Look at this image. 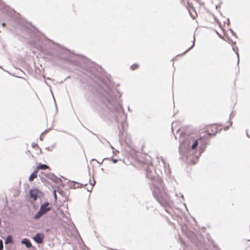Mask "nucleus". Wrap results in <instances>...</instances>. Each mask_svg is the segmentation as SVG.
<instances>
[{
	"instance_id": "nucleus-1",
	"label": "nucleus",
	"mask_w": 250,
	"mask_h": 250,
	"mask_svg": "<svg viewBox=\"0 0 250 250\" xmlns=\"http://www.w3.org/2000/svg\"><path fill=\"white\" fill-rule=\"evenodd\" d=\"M103 92L104 103L99 106H96L95 110L102 118L104 119L106 116L105 112H107L115 118L116 122H119L118 116L123 114V109L119 102L114 98V91L106 84Z\"/></svg>"
},
{
	"instance_id": "nucleus-2",
	"label": "nucleus",
	"mask_w": 250,
	"mask_h": 250,
	"mask_svg": "<svg viewBox=\"0 0 250 250\" xmlns=\"http://www.w3.org/2000/svg\"><path fill=\"white\" fill-rule=\"evenodd\" d=\"M146 171V177L152 180L150 188L154 198L162 206H169V197L164 188L163 180L160 177L155 176L151 167H147Z\"/></svg>"
},
{
	"instance_id": "nucleus-3",
	"label": "nucleus",
	"mask_w": 250,
	"mask_h": 250,
	"mask_svg": "<svg viewBox=\"0 0 250 250\" xmlns=\"http://www.w3.org/2000/svg\"><path fill=\"white\" fill-rule=\"evenodd\" d=\"M48 46H49V49L50 50H47L45 48H43L42 47L41 48V51H42L44 53L48 55H53V53L52 52V50L54 49L57 50V48H59V46L58 45H55L54 44V42L51 41H49L48 42Z\"/></svg>"
},
{
	"instance_id": "nucleus-4",
	"label": "nucleus",
	"mask_w": 250,
	"mask_h": 250,
	"mask_svg": "<svg viewBox=\"0 0 250 250\" xmlns=\"http://www.w3.org/2000/svg\"><path fill=\"white\" fill-rule=\"evenodd\" d=\"M33 238L37 243L41 244L44 238V234L40 233H37Z\"/></svg>"
},
{
	"instance_id": "nucleus-5",
	"label": "nucleus",
	"mask_w": 250,
	"mask_h": 250,
	"mask_svg": "<svg viewBox=\"0 0 250 250\" xmlns=\"http://www.w3.org/2000/svg\"><path fill=\"white\" fill-rule=\"evenodd\" d=\"M49 204L48 202H45L42 205L40 209V211L43 213V214L46 213L50 210V208L48 207Z\"/></svg>"
},
{
	"instance_id": "nucleus-6",
	"label": "nucleus",
	"mask_w": 250,
	"mask_h": 250,
	"mask_svg": "<svg viewBox=\"0 0 250 250\" xmlns=\"http://www.w3.org/2000/svg\"><path fill=\"white\" fill-rule=\"evenodd\" d=\"M47 178L50 179L53 182L56 183H59V181H61V179L59 178H58L56 175L52 173H49L46 175Z\"/></svg>"
},
{
	"instance_id": "nucleus-7",
	"label": "nucleus",
	"mask_w": 250,
	"mask_h": 250,
	"mask_svg": "<svg viewBox=\"0 0 250 250\" xmlns=\"http://www.w3.org/2000/svg\"><path fill=\"white\" fill-rule=\"evenodd\" d=\"M38 190L36 189H31L30 190V195L31 198L36 200L38 197Z\"/></svg>"
},
{
	"instance_id": "nucleus-8",
	"label": "nucleus",
	"mask_w": 250,
	"mask_h": 250,
	"mask_svg": "<svg viewBox=\"0 0 250 250\" xmlns=\"http://www.w3.org/2000/svg\"><path fill=\"white\" fill-rule=\"evenodd\" d=\"M21 243L23 244H24L27 248H30L32 247V244L31 243L30 240L27 238L23 239Z\"/></svg>"
},
{
	"instance_id": "nucleus-9",
	"label": "nucleus",
	"mask_w": 250,
	"mask_h": 250,
	"mask_svg": "<svg viewBox=\"0 0 250 250\" xmlns=\"http://www.w3.org/2000/svg\"><path fill=\"white\" fill-rule=\"evenodd\" d=\"M187 4H188L187 6L188 7V12H189V14L190 15L191 17H192V18L193 19H195V16H193L191 14V11H190V9H189V7H190L193 10V11H195L194 7L192 5V4L190 3L188 1L187 2Z\"/></svg>"
},
{
	"instance_id": "nucleus-10",
	"label": "nucleus",
	"mask_w": 250,
	"mask_h": 250,
	"mask_svg": "<svg viewBox=\"0 0 250 250\" xmlns=\"http://www.w3.org/2000/svg\"><path fill=\"white\" fill-rule=\"evenodd\" d=\"M202 141V139L201 137H200L199 138H198V139H197L194 143L193 144H192V146H191V148L194 150L195 149L197 146H198V143H199H199H201V142Z\"/></svg>"
},
{
	"instance_id": "nucleus-11",
	"label": "nucleus",
	"mask_w": 250,
	"mask_h": 250,
	"mask_svg": "<svg viewBox=\"0 0 250 250\" xmlns=\"http://www.w3.org/2000/svg\"><path fill=\"white\" fill-rule=\"evenodd\" d=\"M37 173H38V170L36 169L34 171V172L30 175V177H29V181H32L34 178H36L37 177Z\"/></svg>"
},
{
	"instance_id": "nucleus-12",
	"label": "nucleus",
	"mask_w": 250,
	"mask_h": 250,
	"mask_svg": "<svg viewBox=\"0 0 250 250\" xmlns=\"http://www.w3.org/2000/svg\"><path fill=\"white\" fill-rule=\"evenodd\" d=\"M48 168H49V167L47 165H46L45 164H40L36 167V169L38 170L39 169L45 170V169H48Z\"/></svg>"
},
{
	"instance_id": "nucleus-13",
	"label": "nucleus",
	"mask_w": 250,
	"mask_h": 250,
	"mask_svg": "<svg viewBox=\"0 0 250 250\" xmlns=\"http://www.w3.org/2000/svg\"><path fill=\"white\" fill-rule=\"evenodd\" d=\"M9 243H13V238L11 235H8L5 241V244H7Z\"/></svg>"
},
{
	"instance_id": "nucleus-14",
	"label": "nucleus",
	"mask_w": 250,
	"mask_h": 250,
	"mask_svg": "<svg viewBox=\"0 0 250 250\" xmlns=\"http://www.w3.org/2000/svg\"><path fill=\"white\" fill-rule=\"evenodd\" d=\"M43 215V213L41 212L40 210L36 213V214L34 216V219H37L39 218H40L42 215Z\"/></svg>"
},
{
	"instance_id": "nucleus-15",
	"label": "nucleus",
	"mask_w": 250,
	"mask_h": 250,
	"mask_svg": "<svg viewBox=\"0 0 250 250\" xmlns=\"http://www.w3.org/2000/svg\"><path fill=\"white\" fill-rule=\"evenodd\" d=\"M232 49L233 50V51L234 52H235L236 55H237V58H238V63H239V54H238V48L237 46H233L232 47Z\"/></svg>"
},
{
	"instance_id": "nucleus-16",
	"label": "nucleus",
	"mask_w": 250,
	"mask_h": 250,
	"mask_svg": "<svg viewBox=\"0 0 250 250\" xmlns=\"http://www.w3.org/2000/svg\"><path fill=\"white\" fill-rule=\"evenodd\" d=\"M95 181H94V183L93 184L91 183L90 187L87 188V190L88 191H90V192L92 190V189L93 188V186L94 184H95Z\"/></svg>"
},
{
	"instance_id": "nucleus-17",
	"label": "nucleus",
	"mask_w": 250,
	"mask_h": 250,
	"mask_svg": "<svg viewBox=\"0 0 250 250\" xmlns=\"http://www.w3.org/2000/svg\"><path fill=\"white\" fill-rule=\"evenodd\" d=\"M131 68L133 70L136 69L138 68V64H134L131 66Z\"/></svg>"
},
{
	"instance_id": "nucleus-18",
	"label": "nucleus",
	"mask_w": 250,
	"mask_h": 250,
	"mask_svg": "<svg viewBox=\"0 0 250 250\" xmlns=\"http://www.w3.org/2000/svg\"><path fill=\"white\" fill-rule=\"evenodd\" d=\"M194 43H195V38H194L193 39V43H192V46L189 47L187 51H186L184 53H186L187 51H188L189 50H190L191 48H192V47H193V46H194Z\"/></svg>"
},
{
	"instance_id": "nucleus-19",
	"label": "nucleus",
	"mask_w": 250,
	"mask_h": 250,
	"mask_svg": "<svg viewBox=\"0 0 250 250\" xmlns=\"http://www.w3.org/2000/svg\"><path fill=\"white\" fill-rule=\"evenodd\" d=\"M230 31L233 36H236V33L232 29H230Z\"/></svg>"
},
{
	"instance_id": "nucleus-20",
	"label": "nucleus",
	"mask_w": 250,
	"mask_h": 250,
	"mask_svg": "<svg viewBox=\"0 0 250 250\" xmlns=\"http://www.w3.org/2000/svg\"><path fill=\"white\" fill-rule=\"evenodd\" d=\"M54 196L55 199H57V195H56V191L55 190L54 191Z\"/></svg>"
},
{
	"instance_id": "nucleus-21",
	"label": "nucleus",
	"mask_w": 250,
	"mask_h": 250,
	"mask_svg": "<svg viewBox=\"0 0 250 250\" xmlns=\"http://www.w3.org/2000/svg\"><path fill=\"white\" fill-rule=\"evenodd\" d=\"M112 161L114 163H116L117 161H118V160L117 159H112Z\"/></svg>"
},
{
	"instance_id": "nucleus-22",
	"label": "nucleus",
	"mask_w": 250,
	"mask_h": 250,
	"mask_svg": "<svg viewBox=\"0 0 250 250\" xmlns=\"http://www.w3.org/2000/svg\"><path fill=\"white\" fill-rule=\"evenodd\" d=\"M72 183H73L74 184H78V185H81L82 186H83V185H82V184H81L80 183H79L76 182H75V181H72Z\"/></svg>"
},
{
	"instance_id": "nucleus-23",
	"label": "nucleus",
	"mask_w": 250,
	"mask_h": 250,
	"mask_svg": "<svg viewBox=\"0 0 250 250\" xmlns=\"http://www.w3.org/2000/svg\"><path fill=\"white\" fill-rule=\"evenodd\" d=\"M0 246H2V247H3V242H2V241L1 240H0Z\"/></svg>"
},
{
	"instance_id": "nucleus-24",
	"label": "nucleus",
	"mask_w": 250,
	"mask_h": 250,
	"mask_svg": "<svg viewBox=\"0 0 250 250\" xmlns=\"http://www.w3.org/2000/svg\"><path fill=\"white\" fill-rule=\"evenodd\" d=\"M179 194L181 196V198H182L183 199H184V196H183V194H181V193H179Z\"/></svg>"
},
{
	"instance_id": "nucleus-25",
	"label": "nucleus",
	"mask_w": 250,
	"mask_h": 250,
	"mask_svg": "<svg viewBox=\"0 0 250 250\" xmlns=\"http://www.w3.org/2000/svg\"><path fill=\"white\" fill-rule=\"evenodd\" d=\"M80 187H81V186H80V187L78 186L77 187H76L75 186V185H74V186H73V188H80Z\"/></svg>"
},
{
	"instance_id": "nucleus-26",
	"label": "nucleus",
	"mask_w": 250,
	"mask_h": 250,
	"mask_svg": "<svg viewBox=\"0 0 250 250\" xmlns=\"http://www.w3.org/2000/svg\"><path fill=\"white\" fill-rule=\"evenodd\" d=\"M227 22H228V24H229V19H228V20H227Z\"/></svg>"
},
{
	"instance_id": "nucleus-27",
	"label": "nucleus",
	"mask_w": 250,
	"mask_h": 250,
	"mask_svg": "<svg viewBox=\"0 0 250 250\" xmlns=\"http://www.w3.org/2000/svg\"><path fill=\"white\" fill-rule=\"evenodd\" d=\"M227 22H228V24H229V19H228V20H227Z\"/></svg>"
},
{
	"instance_id": "nucleus-28",
	"label": "nucleus",
	"mask_w": 250,
	"mask_h": 250,
	"mask_svg": "<svg viewBox=\"0 0 250 250\" xmlns=\"http://www.w3.org/2000/svg\"><path fill=\"white\" fill-rule=\"evenodd\" d=\"M228 126H227L226 127L224 128V129L227 130L228 129Z\"/></svg>"
},
{
	"instance_id": "nucleus-29",
	"label": "nucleus",
	"mask_w": 250,
	"mask_h": 250,
	"mask_svg": "<svg viewBox=\"0 0 250 250\" xmlns=\"http://www.w3.org/2000/svg\"><path fill=\"white\" fill-rule=\"evenodd\" d=\"M216 132H217V131H216L215 133H213L212 135L213 136H215L216 135Z\"/></svg>"
},
{
	"instance_id": "nucleus-30",
	"label": "nucleus",
	"mask_w": 250,
	"mask_h": 250,
	"mask_svg": "<svg viewBox=\"0 0 250 250\" xmlns=\"http://www.w3.org/2000/svg\"><path fill=\"white\" fill-rule=\"evenodd\" d=\"M208 135H209V136H211V135H212V134H211V133H208Z\"/></svg>"
},
{
	"instance_id": "nucleus-31",
	"label": "nucleus",
	"mask_w": 250,
	"mask_h": 250,
	"mask_svg": "<svg viewBox=\"0 0 250 250\" xmlns=\"http://www.w3.org/2000/svg\"><path fill=\"white\" fill-rule=\"evenodd\" d=\"M173 123H172V125H171L172 130H173Z\"/></svg>"
},
{
	"instance_id": "nucleus-32",
	"label": "nucleus",
	"mask_w": 250,
	"mask_h": 250,
	"mask_svg": "<svg viewBox=\"0 0 250 250\" xmlns=\"http://www.w3.org/2000/svg\"><path fill=\"white\" fill-rule=\"evenodd\" d=\"M162 161L163 163V164H164V165H165V162H164V160H162Z\"/></svg>"
},
{
	"instance_id": "nucleus-33",
	"label": "nucleus",
	"mask_w": 250,
	"mask_h": 250,
	"mask_svg": "<svg viewBox=\"0 0 250 250\" xmlns=\"http://www.w3.org/2000/svg\"><path fill=\"white\" fill-rule=\"evenodd\" d=\"M104 140L105 141V142H106L108 144H109V142H108L106 140L104 139Z\"/></svg>"
},
{
	"instance_id": "nucleus-34",
	"label": "nucleus",
	"mask_w": 250,
	"mask_h": 250,
	"mask_svg": "<svg viewBox=\"0 0 250 250\" xmlns=\"http://www.w3.org/2000/svg\"><path fill=\"white\" fill-rule=\"evenodd\" d=\"M247 135L248 137H250L249 135V134L247 132Z\"/></svg>"
},
{
	"instance_id": "nucleus-35",
	"label": "nucleus",
	"mask_w": 250,
	"mask_h": 250,
	"mask_svg": "<svg viewBox=\"0 0 250 250\" xmlns=\"http://www.w3.org/2000/svg\"><path fill=\"white\" fill-rule=\"evenodd\" d=\"M100 141L101 142V143H103V144H104V143L103 141H102V140H100Z\"/></svg>"
},
{
	"instance_id": "nucleus-36",
	"label": "nucleus",
	"mask_w": 250,
	"mask_h": 250,
	"mask_svg": "<svg viewBox=\"0 0 250 250\" xmlns=\"http://www.w3.org/2000/svg\"><path fill=\"white\" fill-rule=\"evenodd\" d=\"M116 92H117L118 94H119V91H118L117 90H116Z\"/></svg>"
},
{
	"instance_id": "nucleus-37",
	"label": "nucleus",
	"mask_w": 250,
	"mask_h": 250,
	"mask_svg": "<svg viewBox=\"0 0 250 250\" xmlns=\"http://www.w3.org/2000/svg\"><path fill=\"white\" fill-rule=\"evenodd\" d=\"M104 159L102 161V162H101V163H102L103 162V161H104Z\"/></svg>"
},
{
	"instance_id": "nucleus-38",
	"label": "nucleus",
	"mask_w": 250,
	"mask_h": 250,
	"mask_svg": "<svg viewBox=\"0 0 250 250\" xmlns=\"http://www.w3.org/2000/svg\"><path fill=\"white\" fill-rule=\"evenodd\" d=\"M176 196H178V194H177V193H176Z\"/></svg>"
},
{
	"instance_id": "nucleus-39",
	"label": "nucleus",
	"mask_w": 250,
	"mask_h": 250,
	"mask_svg": "<svg viewBox=\"0 0 250 250\" xmlns=\"http://www.w3.org/2000/svg\"><path fill=\"white\" fill-rule=\"evenodd\" d=\"M5 25V23H2V25L4 26Z\"/></svg>"
},
{
	"instance_id": "nucleus-40",
	"label": "nucleus",
	"mask_w": 250,
	"mask_h": 250,
	"mask_svg": "<svg viewBox=\"0 0 250 250\" xmlns=\"http://www.w3.org/2000/svg\"><path fill=\"white\" fill-rule=\"evenodd\" d=\"M111 146V147L112 149L113 148V147H112V146Z\"/></svg>"
}]
</instances>
